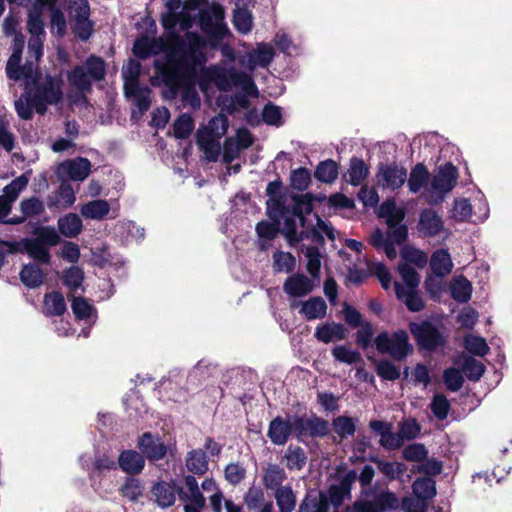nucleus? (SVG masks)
Here are the masks:
<instances>
[{
	"label": "nucleus",
	"instance_id": "f257e3e1",
	"mask_svg": "<svg viewBox=\"0 0 512 512\" xmlns=\"http://www.w3.org/2000/svg\"><path fill=\"white\" fill-rule=\"evenodd\" d=\"M224 12L221 7L213 9L200 10L198 14V24L206 38L197 32H187L183 51L177 58L169 56L167 60L173 61L178 67V72L183 75L182 79L199 86L202 91H206L214 80L219 77V67L205 66L207 55L205 49L207 44L211 47H217L229 33V30L223 21Z\"/></svg>",
	"mask_w": 512,
	"mask_h": 512
},
{
	"label": "nucleus",
	"instance_id": "f03ea898",
	"mask_svg": "<svg viewBox=\"0 0 512 512\" xmlns=\"http://www.w3.org/2000/svg\"><path fill=\"white\" fill-rule=\"evenodd\" d=\"M25 227L26 232L34 237H25L19 241L0 240L5 254H27L37 263L50 264V248L61 242L60 234L54 227L42 225L40 222L29 221Z\"/></svg>",
	"mask_w": 512,
	"mask_h": 512
},
{
	"label": "nucleus",
	"instance_id": "7ed1b4c3",
	"mask_svg": "<svg viewBox=\"0 0 512 512\" xmlns=\"http://www.w3.org/2000/svg\"><path fill=\"white\" fill-rule=\"evenodd\" d=\"M155 76L152 78L154 86H164L162 96L167 100H174L182 92V102L193 109H198L201 105L200 96L196 86L182 79L184 77L178 72V67L171 60H155L153 63Z\"/></svg>",
	"mask_w": 512,
	"mask_h": 512
},
{
	"label": "nucleus",
	"instance_id": "20e7f679",
	"mask_svg": "<svg viewBox=\"0 0 512 512\" xmlns=\"http://www.w3.org/2000/svg\"><path fill=\"white\" fill-rule=\"evenodd\" d=\"M203 492L210 493L209 501L213 512H222L224 496L213 478L202 481L201 487L194 475H185L181 484H177V495L184 504H194L198 507L206 506Z\"/></svg>",
	"mask_w": 512,
	"mask_h": 512
},
{
	"label": "nucleus",
	"instance_id": "39448f33",
	"mask_svg": "<svg viewBox=\"0 0 512 512\" xmlns=\"http://www.w3.org/2000/svg\"><path fill=\"white\" fill-rule=\"evenodd\" d=\"M186 41V33L181 36L172 32L167 35L165 40L163 38H149L144 35L134 41L132 52L136 58L141 60H146L160 52L166 53V60L169 56L177 58L183 51Z\"/></svg>",
	"mask_w": 512,
	"mask_h": 512
},
{
	"label": "nucleus",
	"instance_id": "423d86ee",
	"mask_svg": "<svg viewBox=\"0 0 512 512\" xmlns=\"http://www.w3.org/2000/svg\"><path fill=\"white\" fill-rule=\"evenodd\" d=\"M63 80L61 77L46 75L42 83L35 84L32 97L38 106V114L44 115L48 105L58 104L63 99Z\"/></svg>",
	"mask_w": 512,
	"mask_h": 512
},
{
	"label": "nucleus",
	"instance_id": "0eeeda50",
	"mask_svg": "<svg viewBox=\"0 0 512 512\" xmlns=\"http://www.w3.org/2000/svg\"><path fill=\"white\" fill-rule=\"evenodd\" d=\"M410 332L420 350L432 352L445 344V338L439 329L428 320L411 322Z\"/></svg>",
	"mask_w": 512,
	"mask_h": 512
},
{
	"label": "nucleus",
	"instance_id": "6e6552de",
	"mask_svg": "<svg viewBox=\"0 0 512 512\" xmlns=\"http://www.w3.org/2000/svg\"><path fill=\"white\" fill-rule=\"evenodd\" d=\"M376 180L379 187L392 191L400 189L407 180V169L397 162L379 163Z\"/></svg>",
	"mask_w": 512,
	"mask_h": 512
},
{
	"label": "nucleus",
	"instance_id": "1a4fd4ad",
	"mask_svg": "<svg viewBox=\"0 0 512 512\" xmlns=\"http://www.w3.org/2000/svg\"><path fill=\"white\" fill-rule=\"evenodd\" d=\"M374 345L377 352H413L408 333L403 329L392 334L387 331L380 332L374 340Z\"/></svg>",
	"mask_w": 512,
	"mask_h": 512
},
{
	"label": "nucleus",
	"instance_id": "9d476101",
	"mask_svg": "<svg viewBox=\"0 0 512 512\" xmlns=\"http://www.w3.org/2000/svg\"><path fill=\"white\" fill-rule=\"evenodd\" d=\"M160 393H164L175 402L187 401L185 373L178 370L170 371L168 376L160 381Z\"/></svg>",
	"mask_w": 512,
	"mask_h": 512
},
{
	"label": "nucleus",
	"instance_id": "9b49d317",
	"mask_svg": "<svg viewBox=\"0 0 512 512\" xmlns=\"http://www.w3.org/2000/svg\"><path fill=\"white\" fill-rule=\"evenodd\" d=\"M294 432L297 435H309V436H325L329 432V424L326 420L318 417H302L296 416L293 418Z\"/></svg>",
	"mask_w": 512,
	"mask_h": 512
},
{
	"label": "nucleus",
	"instance_id": "f8f14e48",
	"mask_svg": "<svg viewBox=\"0 0 512 512\" xmlns=\"http://www.w3.org/2000/svg\"><path fill=\"white\" fill-rule=\"evenodd\" d=\"M458 177L457 167L447 162L439 167L438 173L432 178L431 186L439 193H448L456 186Z\"/></svg>",
	"mask_w": 512,
	"mask_h": 512
},
{
	"label": "nucleus",
	"instance_id": "ddd939ff",
	"mask_svg": "<svg viewBox=\"0 0 512 512\" xmlns=\"http://www.w3.org/2000/svg\"><path fill=\"white\" fill-rule=\"evenodd\" d=\"M137 446L149 460H160L167 453V446L161 438L149 432L144 433L138 439Z\"/></svg>",
	"mask_w": 512,
	"mask_h": 512
},
{
	"label": "nucleus",
	"instance_id": "4468645a",
	"mask_svg": "<svg viewBox=\"0 0 512 512\" xmlns=\"http://www.w3.org/2000/svg\"><path fill=\"white\" fill-rule=\"evenodd\" d=\"M314 287L313 279L300 273L289 276L283 284L284 292L295 298L308 295L314 290Z\"/></svg>",
	"mask_w": 512,
	"mask_h": 512
},
{
	"label": "nucleus",
	"instance_id": "2eb2a0df",
	"mask_svg": "<svg viewBox=\"0 0 512 512\" xmlns=\"http://www.w3.org/2000/svg\"><path fill=\"white\" fill-rule=\"evenodd\" d=\"M293 431V419L284 420L278 416L270 422L267 436L273 444L281 446L287 443Z\"/></svg>",
	"mask_w": 512,
	"mask_h": 512
},
{
	"label": "nucleus",
	"instance_id": "dca6fc26",
	"mask_svg": "<svg viewBox=\"0 0 512 512\" xmlns=\"http://www.w3.org/2000/svg\"><path fill=\"white\" fill-rule=\"evenodd\" d=\"M444 228L442 218L436 211L430 208H425L421 211L418 231L426 237L437 236Z\"/></svg>",
	"mask_w": 512,
	"mask_h": 512
},
{
	"label": "nucleus",
	"instance_id": "f3484780",
	"mask_svg": "<svg viewBox=\"0 0 512 512\" xmlns=\"http://www.w3.org/2000/svg\"><path fill=\"white\" fill-rule=\"evenodd\" d=\"M89 16L90 8L85 0V4L76 11L73 26V33L82 41H87L94 31V23L89 19Z\"/></svg>",
	"mask_w": 512,
	"mask_h": 512
},
{
	"label": "nucleus",
	"instance_id": "a211bd4d",
	"mask_svg": "<svg viewBox=\"0 0 512 512\" xmlns=\"http://www.w3.org/2000/svg\"><path fill=\"white\" fill-rule=\"evenodd\" d=\"M152 494L159 507L168 508L176 501L177 483L175 481L158 482L153 486Z\"/></svg>",
	"mask_w": 512,
	"mask_h": 512
},
{
	"label": "nucleus",
	"instance_id": "6ab92c4d",
	"mask_svg": "<svg viewBox=\"0 0 512 512\" xmlns=\"http://www.w3.org/2000/svg\"><path fill=\"white\" fill-rule=\"evenodd\" d=\"M91 162L85 157H77L62 163L63 170L73 181L85 180L91 172Z\"/></svg>",
	"mask_w": 512,
	"mask_h": 512
},
{
	"label": "nucleus",
	"instance_id": "aec40b11",
	"mask_svg": "<svg viewBox=\"0 0 512 512\" xmlns=\"http://www.w3.org/2000/svg\"><path fill=\"white\" fill-rule=\"evenodd\" d=\"M473 355L474 354H461V357L458 358L455 363L461 367L462 373L470 381H478L485 372V366L480 360L473 357ZM478 355L483 356L484 354Z\"/></svg>",
	"mask_w": 512,
	"mask_h": 512
},
{
	"label": "nucleus",
	"instance_id": "412c9836",
	"mask_svg": "<svg viewBox=\"0 0 512 512\" xmlns=\"http://www.w3.org/2000/svg\"><path fill=\"white\" fill-rule=\"evenodd\" d=\"M120 468L127 474H139L144 466L145 459L142 454L135 450H124L118 458Z\"/></svg>",
	"mask_w": 512,
	"mask_h": 512
},
{
	"label": "nucleus",
	"instance_id": "4be33fe9",
	"mask_svg": "<svg viewBox=\"0 0 512 512\" xmlns=\"http://www.w3.org/2000/svg\"><path fill=\"white\" fill-rule=\"evenodd\" d=\"M396 297L404 302L411 312H420L424 309L425 303L416 289L406 290L399 282L394 283Z\"/></svg>",
	"mask_w": 512,
	"mask_h": 512
},
{
	"label": "nucleus",
	"instance_id": "5701e85b",
	"mask_svg": "<svg viewBox=\"0 0 512 512\" xmlns=\"http://www.w3.org/2000/svg\"><path fill=\"white\" fill-rule=\"evenodd\" d=\"M286 479L287 474L284 468L277 464H268L263 469L262 482L267 490L275 492L277 489H281Z\"/></svg>",
	"mask_w": 512,
	"mask_h": 512
},
{
	"label": "nucleus",
	"instance_id": "b1692460",
	"mask_svg": "<svg viewBox=\"0 0 512 512\" xmlns=\"http://www.w3.org/2000/svg\"><path fill=\"white\" fill-rule=\"evenodd\" d=\"M369 175V166L360 157L353 156L344 175L345 181L352 186H359Z\"/></svg>",
	"mask_w": 512,
	"mask_h": 512
},
{
	"label": "nucleus",
	"instance_id": "393cba45",
	"mask_svg": "<svg viewBox=\"0 0 512 512\" xmlns=\"http://www.w3.org/2000/svg\"><path fill=\"white\" fill-rule=\"evenodd\" d=\"M298 512H337L330 510L328 497L323 493H309L299 506Z\"/></svg>",
	"mask_w": 512,
	"mask_h": 512
},
{
	"label": "nucleus",
	"instance_id": "a878e982",
	"mask_svg": "<svg viewBox=\"0 0 512 512\" xmlns=\"http://www.w3.org/2000/svg\"><path fill=\"white\" fill-rule=\"evenodd\" d=\"M67 80L71 86L83 94L92 91V80L82 65H76L68 71Z\"/></svg>",
	"mask_w": 512,
	"mask_h": 512
},
{
	"label": "nucleus",
	"instance_id": "bb28decb",
	"mask_svg": "<svg viewBox=\"0 0 512 512\" xmlns=\"http://www.w3.org/2000/svg\"><path fill=\"white\" fill-rule=\"evenodd\" d=\"M430 268L438 277L450 274L453 268V263L449 252L445 249L436 250L431 256Z\"/></svg>",
	"mask_w": 512,
	"mask_h": 512
},
{
	"label": "nucleus",
	"instance_id": "cd10ccee",
	"mask_svg": "<svg viewBox=\"0 0 512 512\" xmlns=\"http://www.w3.org/2000/svg\"><path fill=\"white\" fill-rule=\"evenodd\" d=\"M327 304L320 296L311 297L302 303L300 314L308 321L325 317Z\"/></svg>",
	"mask_w": 512,
	"mask_h": 512
},
{
	"label": "nucleus",
	"instance_id": "c85d7f7f",
	"mask_svg": "<svg viewBox=\"0 0 512 512\" xmlns=\"http://www.w3.org/2000/svg\"><path fill=\"white\" fill-rule=\"evenodd\" d=\"M339 175V163L333 159L320 161L315 168L314 177L321 183L332 184Z\"/></svg>",
	"mask_w": 512,
	"mask_h": 512
},
{
	"label": "nucleus",
	"instance_id": "c756f323",
	"mask_svg": "<svg viewBox=\"0 0 512 512\" xmlns=\"http://www.w3.org/2000/svg\"><path fill=\"white\" fill-rule=\"evenodd\" d=\"M110 212V204L107 200H92L80 208L81 215L86 219L102 220Z\"/></svg>",
	"mask_w": 512,
	"mask_h": 512
},
{
	"label": "nucleus",
	"instance_id": "7c9ffc66",
	"mask_svg": "<svg viewBox=\"0 0 512 512\" xmlns=\"http://www.w3.org/2000/svg\"><path fill=\"white\" fill-rule=\"evenodd\" d=\"M208 457L204 450L194 449L187 453L186 467L194 475H204L208 471Z\"/></svg>",
	"mask_w": 512,
	"mask_h": 512
},
{
	"label": "nucleus",
	"instance_id": "2f4dec72",
	"mask_svg": "<svg viewBox=\"0 0 512 512\" xmlns=\"http://www.w3.org/2000/svg\"><path fill=\"white\" fill-rule=\"evenodd\" d=\"M57 226L60 234L68 238H73L80 234L83 223L77 214L69 213L58 219Z\"/></svg>",
	"mask_w": 512,
	"mask_h": 512
},
{
	"label": "nucleus",
	"instance_id": "473e14b6",
	"mask_svg": "<svg viewBox=\"0 0 512 512\" xmlns=\"http://www.w3.org/2000/svg\"><path fill=\"white\" fill-rule=\"evenodd\" d=\"M430 178V173L428 168L424 163H417L410 172L408 181V188L412 193H418L422 188H424Z\"/></svg>",
	"mask_w": 512,
	"mask_h": 512
},
{
	"label": "nucleus",
	"instance_id": "72a5a7b5",
	"mask_svg": "<svg viewBox=\"0 0 512 512\" xmlns=\"http://www.w3.org/2000/svg\"><path fill=\"white\" fill-rule=\"evenodd\" d=\"M451 297L459 303H466L472 295V284L463 275L453 279L450 285Z\"/></svg>",
	"mask_w": 512,
	"mask_h": 512
},
{
	"label": "nucleus",
	"instance_id": "f704fd0d",
	"mask_svg": "<svg viewBox=\"0 0 512 512\" xmlns=\"http://www.w3.org/2000/svg\"><path fill=\"white\" fill-rule=\"evenodd\" d=\"M307 258L306 270L313 279L319 280L321 269V254L317 246L302 245L301 248Z\"/></svg>",
	"mask_w": 512,
	"mask_h": 512
},
{
	"label": "nucleus",
	"instance_id": "c9c22d12",
	"mask_svg": "<svg viewBox=\"0 0 512 512\" xmlns=\"http://www.w3.org/2000/svg\"><path fill=\"white\" fill-rule=\"evenodd\" d=\"M20 279L26 287L36 288L43 283L44 274L37 264L29 263L23 265L20 271Z\"/></svg>",
	"mask_w": 512,
	"mask_h": 512
},
{
	"label": "nucleus",
	"instance_id": "e433bc0d",
	"mask_svg": "<svg viewBox=\"0 0 512 512\" xmlns=\"http://www.w3.org/2000/svg\"><path fill=\"white\" fill-rule=\"evenodd\" d=\"M44 305L48 316H62L67 310L64 296L59 291L45 294Z\"/></svg>",
	"mask_w": 512,
	"mask_h": 512
},
{
	"label": "nucleus",
	"instance_id": "4c0bfd02",
	"mask_svg": "<svg viewBox=\"0 0 512 512\" xmlns=\"http://www.w3.org/2000/svg\"><path fill=\"white\" fill-rule=\"evenodd\" d=\"M279 512H293L297 498L291 486L285 485L274 492Z\"/></svg>",
	"mask_w": 512,
	"mask_h": 512
},
{
	"label": "nucleus",
	"instance_id": "58836bf2",
	"mask_svg": "<svg viewBox=\"0 0 512 512\" xmlns=\"http://www.w3.org/2000/svg\"><path fill=\"white\" fill-rule=\"evenodd\" d=\"M377 469L390 481L399 479L404 474L407 467L405 464L396 461H385L373 459Z\"/></svg>",
	"mask_w": 512,
	"mask_h": 512
},
{
	"label": "nucleus",
	"instance_id": "ea45409f",
	"mask_svg": "<svg viewBox=\"0 0 512 512\" xmlns=\"http://www.w3.org/2000/svg\"><path fill=\"white\" fill-rule=\"evenodd\" d=\"M414 495L420 500H428L436 495L435 481L431 478H418L412 485Z\"/></svg>",
	"mask_w": 512,
	"mask_h": 512
},
{
	"label": "nucleus",
	"instance_id": "a19ab883",
	"mask_svg": "<svg viewBox=\"0 0 512 512\" xmlns=\"http://www.w3.org/2000/svg\"><path fill=\"white\" fill-rule=\"evenodd\" d=\"M315 335L318 340L329 343L344 337V327L338 323L324 324L317 327Z\"/></svg>",
	"mask_w": 512,
	"mask_h": 512
},
{
	"label": "nucleus",
	"instance_id": "79ce46f5",
	"mask_svg": "<svg viewBox=\"0 0 512 512\" xmlns=\"http://www.w3.org/2000/svg\"><path fill=\"white\" fill-rule=\"evenodd\" d=\"M274 55L275 52L271 46L261 44L249 53V62L264 68L273 61Z\"/></svg>",
	"mask_w": 512,
	"mask_h": 512
},
{
	"label": "nucleus",
	"instance_id": "37998d69",
	"mask_svg": "<svg viewBox=\"0 0 512 512\" xmlns=\"http://www.w3.org/2000/svg\"><path fill=\"white\" fill-rule=\"evenodd\" d=\"M286 466L290 470H301L306 464L305 451L299 446L290 445L284 455Z\"/></svg>",
	"mask_w": 512,
	"mask_h": 512
},
{
	"label": "nucleus",
	"instance_id": "c03bdc74",
	"mask_svg": "<svg viewBox=\"0 0 512 512\" xmlns=\"http://www.w3.org/2000/svg\"><path fill=\"white\" fill-rule=\"evenodd\" d=\"M232 22L234 28L241 34H247L253 28L252 14L245 7L238 8L234 11Z\"/></svg>",
	"mask_w": 512,
	"mask_h": 512
},
{
	"label": "nucleus",
	"instance_id": "a18cd8bd",
	"mask_svg": "<svg viewBox=\"0 0 512 512\" xmlns=\"http://www.w3.org/2000/svg\"><path fill=\"white\" fill-rule=\"evenodd\" d=\"M267 214L270 219L281 220L289 214V205H286V196H272L267 200Z\"/></svg>",
	"mask_w": 512,
	"mask_h": 512
},
{
	"label": "nucleus",
	"instance_id": "49530a36",
	"mask_svg": "<svg viewBox=\"0 0 512 512\" xmlns=\"http://www.w3.org/2000/svg\"><path fill=\"white\" fill-rule=\"evenodd\" d=\"M86 72L91 80L101 81L106 75L105 61L96 55H90L85 61Z\"/></svg>",
	"mask_w": 512,
	"mask_h": 512
},
{
	"label": "nucleus",
	"instance_id": "de8ad7c7",
	"mask_svg": "<svg viewBox=\"0 0 512 512\" xmlns=\"http://www.w3.org/2000/svg\"><path fill=\"white\" fill-rule=\"evenodd\" d=\"M56 202H52L51 197L48 200V207L53 205H61L63 208H68L74 204L76 197L72 186L69 183L62 182L56 192Z\"/></svg>",
	"mask_w": 512,
	"mask_h": 512
},
{
	"label": "nucleus",
	"instance_id": "09e8293b",
	"mask_svg": "<svg viewBox=\"0 0 512 512\" xmlns=\"http://www.w3.org/2000/svg\"><path fill=\"white\" fill-rule=\"evenodd\" d=\"M194 130V121L191 115L181 114L173 124V135L176 139L188 138Z\"/></svg>",
	"mask_w": 512,
	"mask_h": 512
},
{
	"label": "nucleus",
	"instance_id": "8fccbe9b",
	"mask_svg": "<svg viewBox=\"0 0 512 512\" xmlns=\"http://www.w3.org/2000/svg\"><path fill=\"white\" fill-rule=\"evenodd\" d=\"M311 184V173L306 167H299L291 171L290 185L294 190L303 192Z\"/></svg>",
	"mask_w": 512,
	"mask_h": 512
},
{
	"label": "nucleus",
	"instance_id": "3c124183",
	"mask_svg": "<svg viewBox=\"0 0 512 512\" xmlns=\"http://www.w3.org/2000/svg\"><path fill=\"white\" fill-rule=\"evenodd\" d=\"M20 211L26 218L39 216L45 212L44 203L36 196L22 199L20 204Z\"/></svg>",
	"mask_w": 512,
	"mask_h": 512
},
{
	"label": "nucleus",
	"instance_id": "603ef678",
	"mask_svg": "<svg viewBox=\"0 0 512 512\" xmlns=\"http://www.w3.org/2000/svg\"><path fill=\"white\" fill-rule=\"evenodd\" d=\"M244 503L249 510H260L265 506V494L261 487L252 486L244 495Z\"/></svg>",
	"mask_w": 512,
	"mask_h": 512
},
{
	"label": "nucleus",
	"instance_id": "864d4df0",
	"mask_svg": "<svg viewBox=\"0 0 512 512\" xmlns=\"http://www.w3.org/2000/svg\"><path fill=\"white\" fill-rule=\"evenodd\" d=\"M84 280V272L78 266H71L63 271L62 283L72 291L77 290Z\"/></svg>",
	"mask_w": 512,
	"mask_h": 512
},
{
	"label": "nucleus",
	"instance_id": "5fc2aeb1",
	"mask_svg": "<svg viewBox=\"0 0 512 512\" xmlns=\"http://www.w3.org/2000/svg\"><path fill=\"white\" fill-rule=\"evenodd\" d=\"M28 185V178L25 175H21L14 180H12L9 184H7L4 189L3 197H7L9 203H12L18 198L21 191H23Z\"/></svg>",
	"mask_w": 512,
	"mask_h": 512
},
{
	"label": "nucleus",
	"instance_id": "6e6d98bb",
	"mask_svg": "<svg viewBox=\"0 0 512 512\" xmlns=\"http://www.w3.org/2000/svg\"><path fill=\"white\" fill-rule=\"evenodd\" d=\"M72 312L77 320H87L91 317L94 307L84 298L74 296L71 303Z\"/></svg>",
	"mask_w": 512,
	"mask_h": 512
},
{
	"label": "nucleus",
	"instance_id": "4d7b16f0",
	"mask_svg": "<svg viewBox=\"0 0 512 512\" xmlns=\"http://www.w3.org/2000/svg\"><path fill=\"white\" fill-rule=\"evenodd\" d=\"M272 222L260 221L256 225V232L262 239L273 240L280 233V220L271 219Z\"/></svg>",
	"mask_w": 512,
	"mask_h": 512
},
{
	"label": "nucleus",
	"instance_id": "13d9d810",
	"mask_svg": "<svg viewBox=\"0 0 512 512\" xmlns=\"http://www.w3.org/2000/svg\"><path fill=\"white\" fill-rule=\"evenodd\" d=\"M262 120L268 125L281 126L283 124L281 107L267 103L262 110Z\"/></svg>",
	"mask_w": 512,
	"mask_h": 512
},
{
	"label": "nucleus",
	"instance_id": "bf43d9fd",
	"mask_svg": "<svg viewBox=\"0 0 512 512\" xmlns=\"http://www.w3.org/2000/svg\"><path fill=\"white\" fill-rule=\"evenodd\" d=\"M430 408L438 420H445L450 411V403L443 394H435Z\"/></svg>",
	"mask_w": 512,
	"mask_h": 512
},
{
	"label": "nucleus",
	"instance_id": "052dcab7",
	"mask_svg": "<svg viewBox=\"0 0 512 512\" xmlns=\"http://www.w3.org/2000/svg\"><path fill=\"white\" fill-rule=\"evenodd\" d=\"M27 30L31 34V37H40L45 35L44 22L42 20L40 10L29 12Z\"/></svg>",
	"mask_w": 512,
	"mask_h": 512
},
{
	"label": "nucleus",
	"instance_id": "680f3d73",
	"mask_svg": "<svg viewBox=\"0 0 512 512\" xmlns=\"http://www.w3.org/2000/svg\"><path fill=\"white\" fill-rule=\"evenodd\" d=\"M282 218L284 219V227L282 229L280 228V233H282L285 236V238L287 239V242L291 246H294L295 244L298 243V237H299V232L297 231V223H296L297 218H295L289 214H286Z\"/></svg>",
	"mask_w": 512,
	"mask_h": 512
},
{
	"label": "nucleus",
	"instance_id": "e2e57ef3",
	"mask_svg": "<svg viewBox=\"0 0 512 512\" xmlns=\"http://www.w3.org/2000/svg\"><path fill=\"white\" fill-rule=\"evenodd\" d=\"M398 271L407 285L406 290L416 289L420 283V276L418 272L409 264H399Z\"/></svg>",
	"mask_w": 512,
	"mask_h": 512
},
{
	"label": "nucleus",
	"instance_id": "0e129e2a",
	"mask_svg": "<svg viewBox=\"0 0 512 512\" xmlns=\"http://www.w3.org/2000/svg\"><path fill=\"white\" fill-rule=\"evenodd\" d=\"M333 428L341 438L352 436L356 430L353 419L346 416L337 417L333 421Z\"/></svg>",
	"mask_w": 512,
	"mask_h": 512
},
{
	"label": "nucleus",
	"instance_id": "69168bd1",
	"mask_svg": "<svg viewBox=\"0 0 512 512\" xmlns=\"http://www.w3.org/2000/svg\"><path fill=\"white\" fill-rule=\"evenodd\" d=\"M381 512L394 510L399 506V500L396 495L390 491L378 493L374 498Z\"/></svg>",
	"mask_w": 512,
	"mask_h": 512
},
{
	"label": "nucleus",
	"instance_id": "338daca9",
	"mask_svg": "<svg viewBox=\"0 0 512 512\" xmlns=\"http://www.w3.org/2000/svg\"><path fill=\"white\" fill-rule=\"evenodd\" d=\"M121 494L130 501H137L143 494V486L138 479H128L121 488Z\"/></svg>",
	"mask_w": 512,
	"mask_h": 512
},
{
	"label": "nucleus",
	"instance_id": "774afa93",
	"mask_svg": "<svg viewBox=\"0 0 512 512\" xmlns=\"http://www.w3.org/2000/svg\"><path fill=\"white\" fill-rule=\"evenodd\" d=\"M206 127L216 136V138L220 139L227 133L229 120L226 115L219 113L210 119Z\"/></svg>",
	"mask_w": 512,
	"mask_h": 512
}]
</instances>
